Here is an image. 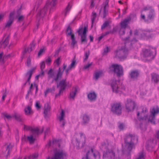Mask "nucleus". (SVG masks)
I'll return each mask as SVG.
<instances>
[{"instance_id":"nucleus-1","label":"nucleus","mask_w":159,"mask_h":159,"mask_svg":"<svg viewBox=\"0 0 159 159\" xmlns=\"http://www.w3.org/2000/svg\"><path fill=\"white\" fill-rule=\"evenodd\" d=\"M137 137L134 134H129L127 135L125 139V151L128 153L135 147V145L138 142Z\"/></svg>"},{"instance_id":"nucleus-2","label":"nucleus","mask_w":159,"mask_h":159,"mask_svg":"<svg viewBox=\"0 0 159 159\" xmlns=\"http://www.w3.org/2000/svg\"><path fill=\"white\" fill-rule=\"evenodd\" d=\"M151 115L149 117L146 116H144L143 117L139 118L140 120H148L152 124H155V116L159 113V108L157 106L154 107L150 111Z\"/></svg>"},{"instance_id":"nucleus-3","label":"nucleus","mask_w":159,"mask_h":159,"mask_svg":"<svg viewBox=\"0 0 159 159\" xmlns=\"http://www.w3.org/2000/svg\"><path fill=\"white\" fill-rule=\"evenodd\" d=\"M128 50L125 46L122 47L114 52V56L116 58L120 60H124L126 58L128 54Z\"/></svg>"},{"instance_id":"nucleus-4","label":"nucleus","mask_w":159,"mask_h":159,"mask_svg":"<svg viewBox=\"0 0 159 159\" xmlns=\"http://www.w3.org/2000/svg\"><path fill=\"white\" fill-rule=\"evenodd\" d=\"M156 50L152 48H145L143 50V57L149 60L153 59L155 56Z\"/></svg>"},{"instance_id":"nucleus-5","label":"nucleus","mask_w":159,"mask_h":159,"mask_svg":"<svg viewBox=\"0 0 159 159\" xmlns=\"http://www.w3.org/2000/svg\"><path fill=\"white\" fill-rule=\"evenodd\" d=\"M86 141V137L82 132L79 133L76 139V146L79 148H82L85 145Z\"/></svg>"},{"instance_id":"nucleus-6","label":"nucleus","mask_w":159,"mask_h":159,"mask_svg":"<svg viewBox=\"0 0 159 159\" xmlns=\"http://www.w3.org/2000/svg\"><path fill=\"white\" fill-rule=\"evenodd\" d=\"M67 154L65 151L62 149H56L54 152V156L51 158L47 159H64L66 157Z\"/></svg>"},{"instance_id":"nucleus-7","label":"nucleus","mask_w":159,"mask_h":159,"mask_svg":"<svg viewBox=\"0 0 159 159\" xmlns=\"http://www.w3.org/2000/svg\"><path fill=\"white\" fill-rule=\"evenodd\" d=\"M136 104L135 102L131 99H128L125 103V107L127 112L133 111L135 108Z\"/></svg>"},{"instance_id":"nucleus-8","label":"nucleus","mask_w":159,"mask_h":159,"mask_svg":"<svg viewBox=\"0 0 159 159\" xmlns=\"http://www.w3.org/2000/svg\"><path fill=\"white\" fill-rule=\"evenodd\" d=\"M47 3L44 7L40 9L38 13L37 18L38 20L39 21L41 18H43L46 15L48 11V8H49L50 11L54 9L53 8L49 7V5L48 4V5H47Z\"/></svg>"},{"instance_id":"nucleus-9","label":"nucleus","mask_w":159,"mask_h":159,"mask_svg":"<svg viewBox=\"0 0 159 159\" xmlns=\"http://www.w3.org/2000/svg\"><path fill=\"white\" fill-rule=\"evenodd\" d=\"M110 69L111 70H113L118 77H120L123 75V68L121 65L113 64L110 67Z\"/></svg>"},{"instance_id":"nucleus-10","label":"nucleus","mask_w":159,"mask_h":159,"mask_svg":"<svg viewBox=\"0 0 159 159\" xmlns=\"http://www.w3.org/2000/svg\"><path fill=\"white\" fill-rule=\"evenodd\" d=\"M121 105L120 103H115L111 105V111L113 113L120 114L121 113Z\"/></svg>"},{"instance_id":"nucleus-11","label":"nucleus","mask_w":159,"mask_h":159,"mask_svg":"<svg viewBox=\"0 0 159 159\" xmlns=\"http://www.w3.org/2000/svg\"><path fill=\"white\" fill-rule=\"evenodd\" d=\"M93 155L95 159H100V156L98 152L93 149L92 148L90 151H88L86 154V157L82 159H90V156Z\"/></svg>"},{"instance_id":"nucleus-12","label":"nucleus","mask_w":159,"mask_h":159,"mask_svg":"<svg viewBox=\"0 0 159 159\" xmlns=\"http://www.w3.org/2000/svg\"><path fill=\"white\" fill-rule=\"evenodd\" d=\"M66 86V80H61L59 84L57 85V87H60V90L58 93L56 95V97H57L59 96L63 92Z\"/></svg>"},{"instance_id":"nucleus-13","label":"nucleus","mask_w":159,"mask_h":159,"mask_svg":"<svg viewBox=\"0 0 159 159\" xmlns=\"http://www.w3.org/2000/svg\"><path fill=\"white\" fill-rule=\"evenodd\" d=\"M72 30L70 26H68L66 30V34L67 36H71L72 39L71 45L73 48L75 45L76 43V41L75 40V36L72 34Z\"/></svg>"},{"instance_id":"nucleus-14","label":"nucleus","mask_w":159,"mask_h":159,"mask_svg":"<svg viewBox=\"0 0 159 159\" xmlns=\"http://www.w3.org/2000/svg\"><path fill=\"white\" fill-rule=\"evenodd\" d=\"M115 154L112 150H107L105 152H104L103 157L105 159H114Z\"/></svg>"},{"instance_id":"nucleus-15","label":"nucleus","mask_w":159,"mask_h":159,"mask_svg":"<svg viewBox=\"0 0 159 159\" xmlns=\"http://www.w3.org/2000/svg\"><path fill=\"white\" fill-rule=\"evenodd\" d=\"M24 129L26 130H30L31 131L33 134H36L38 135L40 133H42L43 130V128L40 131H39V129L37 128H32L31 127L29 126H27L25 125L24 126Z\"/></svg>"},{"instance_id":"nucleus-16","label":"nucleus","mask_w":159,"mask_h":159,"mask_svg":"<svg viewBox=\"0 0 159 159\" xmlns=\"http://www.w3.org/2000/svg\"><path fill=\"white\" fill-rule=\"evenodd\" d=\"M140 110V112H138L137 114V116L139 120V118L143 117L144 116H146L147 115H145V113L148 112L147 108L145 107H141Z\"/></svg>"},{"instance_id":"nucleus-17","label":"nucleus","mask_w":159,"mask_h":159,"mask_svg":"<svg viewBox=\"0 0 159 159\" xmlns=\"http://www.w3.org/2000/svg\"><path fill=\"white\" fill-rule=\"evenodd\" d=\"M65 117V112L63 110H62L60 116L58 117L60 121V123L62 127H64L65 125L66 122L64 119Z\"/></svg>"},{"instance_id":"nucleus-18","label":"nucleus","mask_w":159,"mask_h":159,"mask_svg":"<svg viewBox=\"0 0 159 159\" xmlns=\"http://www.w3.org/2000/svg\"><path fill=\"white\" fill-rule=\"evenodd\" d=\"M118 83L116 80H111V86L113 92L118 93L119 91V87Z\"/></svg>"},{"instance_id":"nucleus-19","label":"nucleus","mask_w":159,"mask_h":159,"mask_svg":"<svg viewBox=\"0 0 159 159\" xmlns=\"http://www.w3.org/2000/svg\"><path fill=\"white\" fill-rule=\"evenodd\" d=\"M36 69L35 67L33 68L28 71L25 75L26 77L27 78V80L25 84V85L26 84L27 82H29V84H30V80L32 75L33 73L34 72Z\"/></svg>"},{"instance_id":"nucleus-20","label":"nucleus","mask_w":159,"mask_h":159,"mask_svg":"<svg viewBox=\"0 0 159 159\" xmlns=\"http://www.w3.org/2000/svg\"><path fill=\"white\" fill-rule=\"evenodd\" d=\"M9 36H7L5 39H2L0 42V48H5L8 44Z\"/></svg>"},{"instance_id":"nucleus-21","label":"nucleus","mask_w":159,"mask_h":159,"mask_svg":"<svg viewBox=\"0 0 159 159\" xmlns=\"http://www.w3.org/2000/svg\"><path fill=\"white\" fill-rule=\"evenodd\" d=\"M14 12H11L10 14L9 20L7 22L5 25V28H9L11 25L13 21L14 18Z\"/></svg>"},{"instance_id":"nucleus-22","label":"nucleus","mask_w":159,"mask_h":159,"mask_svg":"<svg viewBox=\"0 0 159 159\" xmlns=\"http://www.w3.org/2000/svg\"><path fill=\"white\" fill-rule=\"evenodd\" d=\"M61 141L59 140L53 139L52 143L50 141H49L47 145V146L49 147L51 146H58L59 147L60 146V143Z\"/></svg>"},{"instance_id":"nucleus-23","label":"nucleus","mask_w":159,"mask_h":159,"mask_svg":"<svg viewBox=\"0 0 159 159\" xmlns=\"http://www.w3.org/2000/svg\"><path fill=\"white\" fill-rule=\"evenodd\" d=\"M51 109L50 105L49 103H46L44 106V116L46 117L48 116V113L50 112Z\"/></svg>"},{"instance_id":"nucleus-24","label":"nucleus","mask_w":159,"mask_h":159,"mask_svg":"<svg viewBox=\"0 0 159 159\" xmlns=\"http://www.w3.org/2000/svg\"><path fill=\"white\" fill-rule=\"evenodd\" d=\"M35 46V43L33 41L30 44V48H28L27 49H25V50L22 52V57H24L25 56V54L27 52H29L32 51Z\"/></svg>"},{"instance_id":"nucleus-25","label":"nucleus","mask_w":159,"mask_h":159,"mask_svg":"<svg viewBox=\"0 0 159 159\" xmlns=\"http://www.w3.org/2000/svg\"><path fill=\"white\" fill-rule=\"evenodd\" d=\"M87 31V29L84 27L82 34L81 35V42L82 43H86L87 40L86 39V33Z\"/></svg>"},{"instance_id":"nucleus-26","label":"nucleus","mask_w":159,"mask_h":159,"mask_svg":"<svg viewBox=\"0 0 159 159\" xmlns=\"http://www.w3.org/2000/svg\"><path fill=\"white\" fill-rule=\"evenodd\" d=\"M78 91V88L77 87H73L72 90L70 93V98L74 100Z\"/></svg>"},{"instance_id":"nucleus-27","label":"nucleus","mask_w":159,"mask_h":159,"mask_svg":"<svg viewBox=\"0 0 159 159\" xmlns=\"http://www.w3.org/2000/svg\"><path fill=\"white\" fill-rule=\"evenodd\" d=\"M103 7V17L105 18L107 14L108 10L107 9L108 7V1L102 4Z\"/></svg>"},{"instance_id":"nucleus-28","label":"nucleus","mask_w":159,"mask_h":159,"mask_svg":"<svg viewBox=\"0 0 159 159\" xmlns=\"http://www.w3.org/2000/svg\"><path fill=\"white\" fill-rule=\"evenodd\" d=\"M130 20V18L125 19L123 21H121L120 24L121 28L125 29Z\"/></svg>"},{"instance_id":"nucleus-29","label":"nucleus","mask_w":159,"mask_h":159,"mask_svg":"<svg viewBox=\"0 0 159 159\" xmlns=\"http://www.w3.org/2000/svg\"><path fill=\"white\" fill-rule=\"evenodd\" d=\"M13 146V145L11 143H7L5 145V146L6 148V152H7V156L10 155V152Z\"/></svg>"},{"instance_id":"nucleus-30","label":"nucleus","mask_w":159,"mask_h":159,"mask_svg":"<svg viewBox=\"0 0 159 159\" xmlns=\"http://www.w3.org/2000/svg\"><path fill=\"white\" fill-rule=\"evenodd\" d=\"M88 97L90 101H94L96 99L97 95L94 92H90L88 94Z\"/></svg>"},{"instance_id":"nucleus-31","label":"nucleus","mask_w":159,"mask_h":159,"mask_svg":"<svg viewBox=\"0 0 159 159\" xmlns=\"http://www.w3.org/2000/svg\"><path fill=\"white\" fill-rule=\"evenodd\" d=\"M152 81L157 83L159 81V75L155 73L151 74Z\"/></svg>"},{"instance_id":"nucleus-32","label":"nucleus","mask_w":159,"mask_h":159,"mask_svg":"<svg viewBox=\"0 0 159 159\" xmlns=\"http://www.w3.org/2000/svg\"><path fill=\"white\" fill-rule=\"evenodd\" d=\"M90 120L89 116L86 115L84 114L82 117V124L83 125H85L88 123Z\"/></svg>"},{"instance_id":"nucleus-33","label":"nucleus","mask_w":159,"mask_h":159,"mask_svg":"<svg viewBox=\"0 0 159 159\" xmlns=\"http://www.w3.org/2000/svg\"><path fill=\"white\" fill-rule=\"evenodd\" d=\"M139 73L137 70H133L131 71L129 74V75L131 79H136L139 76Z\"/></svg>"},{"instance_id":"nucleus-34","label":"nucleus","mask_w":159,"mask_h":159,"mask_svg":"<svg viewBox=\"0 0 159 159\" xmlns=\"http://www.w3.org/2000/svg\"><path fill=\"white\" fill-rule=\"evenodd\" d=\"M25 114L27 116H30L33 114V112L30 106H28L24 109Z\"/></svg>"},{"instance_id":"nucleus-35","label":"nucleus","mask_w":159,"mask_h":159,"mask_svg":"<svg viewBox=\"0 0 159 159\" xmlns=\"http://www.w3.org/2000/svg\"><path fill=\"white\" fill-rule=\"evenodd\" d=\"M157 144V142L155 140H150L148 141V142L147 145L146 146V148H147L148 147L153 148L155 145Z\"/></svg>"},{"instance_id":"nucleus-36","label":"nucleus","mask_w":159,"mask_h":159,"mask_svg":"<svg viewBox=\"0 0 159 159\" xmlns=\"http://www.w3.org/2000/svg\"><path fill=\"white\" fill-rule=\"evenodd\" d=\"M62 75V72L61 71V69L59 68L58 73L57 75L56 76L53 80H52V82H53L54 81H57L59 79H60L61 78Z\"/></svg>"},{"instance_id":"nucleus-37","label":"nucleus","mask_w":159,"mask_h":159,"mask_svg":"<svg viewBox=\"0 0 159 159\" xmlns=\"http://www.w3.org/2000/svg\"><path fill=\"white\" fill-rule=\"evenodd\" d=\"M13 117L16 120L19 121H21L22 120V116L16 112H15L13 115Z\"/></svg>"},{"instance_id":"nucleus-38","label":"nucleus","mask_w":159,"mask_h":159,"mask_svg":"<svg viewBox=\"0 0 159 159\" xmlns=\"http://www.w3.org/2000/svg\"><path fill=\"white\" fill-rule=\"evenodd\" d=\"M57 1V0H49L47 3L49 5V7L54 8L56 5Z\"/></svg>"},{"instance_id":"nucleus-39","label":"nucleus","mask_w":159,"mask_h":159,"mask_svg":"<svg viewBox=\"0 0 159 159\" xmlns=\"http://www.w3.org/2000/svg\"><path fill=\"white\" fill-rule=\"evenodd\" d=\"M103 75V73L102 71H96L94 75V78L95 80H97L100 77L102 76Z\"/></svg>"},{"instance_id":"nucleus-40","label":"nucleus","mask_w":159,"mask_h":159,"mask_svg":"<svg viewBox=\"0 0 159 159\" xmlns=\"http://www.w3.org/2000/svg\"><path fill=\"white\" fill-rule=\"evenodd\" d=\"M154 17V10L149 12V13L147 15V19L149 20H153Z\"/></svg>"},{"instance_id":"nucleus-41","label":"nucleus","mask_w":159,"mask_h":159,"mask_svg":"<svg viewBox=\"0 0 159 159\" xmlns=\"http://www.w3.org/2000/svg\"><path fill=\"white\" fill-rule=\"evenodd\" d=\"M38 135L36 134H33V133H32L31 135L27 137V139L30 143H33L34 142L35 139L34 137Z\"/></svg>"},{"instance_id":"nucleus-42","label":"nucleus","mask_w":159,"mask_h":159,"mask_svg":"<svg viewBox=\"0 0 159 159\" xmlns=\"http://www.w3.org/2000/svg\"><path fill=\"white\" fill-rule=\"evenodd\" d=\"M52 69H50L48 72V80H49L51 78H52L54 75L53 73L52 72Z\"/></svg>"},{"instance_id":"nucleus-43","label":"nucleus","mask_w":159,"mask_h":159,"mask_svg":"<svg viewBox=\"0 0 159 159\" xmlns=\"http://www.w3.org/2000/svg\"><path fill=\"white\" fill-rule=\"evenodd\" d=\"M145 154L143 152L139 153L138 157L136 159H145Z\"/></svg>"},{"instance_id":"nucleus-44","label":"nucleus","mask_w":159,"mask_h":159,"mask_svg":"<svg viewBox=\"0 0 159 159\" xmlns=\"http://www.w3.org/2000/svg\"><path fill=\"white\" fill-rule=\"evenodd\" d=\"M153 10V9L152 8V7L149 6H147L144 7L142 11V12L143 11H148V12H149Z\"/></svg>"},{"instance_id":"nucleus-45","label":"nucleus","mask_w":159,"mask_h":159,"mask_svg":"<svg viewBox=\"0 0 159 159\" xmlns=\"http://www.w3.org/2000/svg\"><path fill=\"white\" fill-rule=\"evenodd\" d=\"M55 90V87H53L52 89H47L46 91L44 92L45 96L46 97L47 96V94L49 92H54Z\"/></svg>"},{"instance_id":"nucleus-46","label":"nucleus","mask_w":159,"mask_h":159,"mask_svg":"<svg viewBox=\"0 0 159 159\" xmlns=\"http://www.w3.org/2000/svg\"><path fill=\"white\" fill-rule=\"evenodd\" d=\"M97 16L96 13L94 12H93L92 13L91 16V21H92V24H93V23L94 22V21L95 19V18H96ZM93 25H92V26Z\"/></svg>"},{"instance_id":"nucleus-47","label":"nucleus","mask_w":159,"mask_h":159,"mask_svg":"<svg viewBox=\"0 0 159 159\" xmlns=\"http://www.w3.org/2000/svg\"><path fill=\"white\" fill-rule=\"evenodd\" d=\"M109 142L107 140H106L102 143V148H106L108 145Z\"/></svg>"},{"instance_id":"nucleus-48","label":"nucleus","mask_w":159,"mask_h":159,"mask_svg":"<svg viewBox=\"0 0 159 159\" xmlns=\"http://www.w3.org/2000/svg\"><path fill=\"white\" fill-rule=\"evenodd\" d=\"M90 52L89 50L85 52L84 53L85 58L84 59V61H85L87 60L88 58L90 55Z\"/></svg>"},{"instance_id":"nucleus-49","label":"nucleus","mask_w":159,"mask_h":159,"mask_svg":"<svg viewBox=\"0 0 159 159\" xmlns=\"http://www.w3.org/2000/svg\"><path fill=\"white\" fill-rule=\"evenodd\" d=\"M20 34L17 32L15 33L14 34V38L16 41H17L19 40L20 38Z\"/></svg>"},{"instance_id":"nucleus-50","label":"nucleus","mask_w":159,"mask_h":159,"mask_svg":"<svg viewBox=\"0 0 159 159\" xmlns=\"http://www.w3.org/2000/svg\"><path fill=\"white\" fill-rule=\"evenodd\" d=\"M109 25V23L108 21H105L102 25L101 27V29L103 30L106 27Z\"/></svg>"},{"instance_id":"nucleus-51","label":"nucleus","mask_w":159,"mask_h":159,"mask_svg":"<svg viewBox=\"0 0 159 159\" xmlns=\"http://www.w3.org/2000/svg\"><path fill=\"white\" fill-rule=\"evenodd\" d=\"M35 107L37 110H39L41 108L40 103L39 101L36 102V103Z\"/></svg>"},{"instance_id":"nucleus-52","label":"nucleus","mask_w":159,"mask_h":159,"mask_svg":"<svg viewBox=\"0 0 159 159\" xmlns=\"http://www.w3.org/2000/svg\"><path fill=\"white\" fill-rule=\"evenodd\" d=\"M45 67V64L44 61H43L40 65V69L41 70H43Z\"/></svg>"},{"instance_id":"nucleus-53","label":"nucleus","mask_w":159,"mask_h":159,"mask_svg":"<svg viewBox=\"0 0 159 159\" xmlns=\"http://www.w3.org/2000/svg\"><path fill=\"white\" fill-rule=\"evenodd\" d=\"M4 116L7 118L8 120H11L13 117V115L11 116L10 115L6 114H5Z\"/></svg>"},{"instance_id":"nucleus-54","label":"nucleus","mask_w":159,"mask_h":159,"mask_svg":"<svg viewBox=\"0 0 159 159\" xmlns=\"http://www.w3.org/2000/svg\"><path fill=\"white\" fill-rule=\"evenodd\" d=\"M24 19V16H20L18 19V21L19 22H21L23 21Z\"/></svg>"},{"instance_id":"nucleus-55","label":"nucleus","mask_w":159,"mask_h":159,"mask_svg":"<svg viewBox=\"0 0 159 159\" xmlns=\"http://www.w3.org/2000/svg\"><path fill=\"white\" fill-rule=\"evenodd\" d=\"M71 8V7L68 5V6L66 7V11L64 13V16H66V15L67 13L70 10Z\"/></svg>"},{"instance_id":"nucleus-56","label":"nucleus","mask_w":159,"mask_h":159,"mask_svg":"<svg viewBox=\"0 0 159 159\" xmlns=\"http://www.w3.org/2000/svg\"><path fill=\"white\" fill-rule=\"evenodd\" d=\"M76 63V61L75 59H73L72 61V62L70 66L71 67H72L73 68H74L75 66Z\"/></svg>"},{"instance_id":"nucleus-57","label":"nucleus","mask_w":159,"mask_h":159,"mask_svg":"<svg viewBox=\"0 0 159 159\" xmlns=\"http://www.w3.org/2000/svg\"><path fill=\"white\" fill-rule=\"evenodd\" d=\"M119 34L120 35H122L125 34V29L121 28Z\"/></svg>"},{"instance_id":"nucleus-58","label":"nucleus","mask_w":159,"mask_h":159,"mask_svg":"<svg viewBox=\"0 0 159 159\" xmlns=\"http://www.w3.org/2000/svg\"><path fill=\"white\" fill-rule=\"evenodd\" d=\"M92 65V62L87 64L84 67V69H88Z\"/></svg>"},{"instance_id":"nucleus-59","label":"nucleus","mask_w":159,"mask_h":159,"mask_svg":"<svg viewBox=\"0 0 159 159\" xmlns=\"http://www.w3.org/2000/svg\"><path fill=\"white\" fill-rule=\"evenodd\" d=\"M60 57H58L55 61V63L58 66L59 65L60 63Z\"/></svg>"},{"instance_id":"nucleus-60","label":"nucleus","mask_w":159,"mask_h":159,"mask_svg":"<svg viewBox=\"0 0 159 159\" xmlns=\"http://www.w3.org/2000/svg\"><path fill=\"white\" fill-rule=\"evenodd\" d=\"M141 17L142 19L144 20L145 21V22H148V19H145V16L144 15H143V14H141Z\"/></svg>"},{"instance_id":"nucleus-61","label":"nucleus","mask_w":159,"mask_h":159,"mask_svg":"<svg viewBox=\"0 0 159 159\" xmlns=\"http://www.w3.org/2000/svg\"><path fill=\"white\" fill-rule=\"evenodd\" d=\"M73 68L72 67H71L70 66H69L67 69L66 70V72L67 74H68L69 72V71L71 70V69Z\"/></svg>"},{"instance_id":"nucleus-62","label":"nucleus","mask_w":159,"mask_h":159,"mask_svg":"<svg viewBox=\"0 0 159 159\" xmlns=\"http://www.w3.org/2000/svg\"><path fill=\"white\" fill-rule=\"evenodd\" d=\"M73 68L72 67H71L70 66H69L67 69L66 70V72L67 74H68L69 72V71L71 70V69Z\"/></svg>"},{"instance_id":"nucleus-63","label":"nucleus","mask_w":159,"mask_h":159,"mask_svg":"<svg viewBox=\"0 0 159 159\" xmlns=\"http://www.w3.org/2000/svg\"><path fill=\"white\" fill-rule=\"evenodd\" d=\"M52 61L51 58L50 57H48V58L45 60V62L46 63H50Z\"/></svg>"},{"instance_id":"nucleus-64","label":"nucleus","mask_w":159,"mask_h":159,"mask_svg":"<svg viewBox=\"0 0 159 159\" xmlns=\"http://www.w3.org/2000/svg\"><path fill=\"white\" fill-rule=\"evenodd\" d=\"M31 60L30 58H28L27 61L26 63L27 66H29L30 65Z\"/></svg>"}]
</instances>
